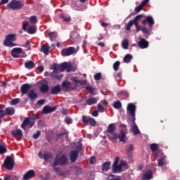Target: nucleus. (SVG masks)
Instances as JSON below:
<instances>
[{
    "mask_svg": "<svg viewBox=\"0 0 180 180\" xmlns=\"http://www.w3.org/2000/svg\"><path fill=\"white\" fill-rule=\"evenodd\" d=\"M4 165L6 169L12 171L15 167V160H13L11 156H6L4 162Z\"/></svg>",
    "mask_w": 180,
    "mask_h": 180,
    "instance_id": "39448f33",
    "label": "nucleus"
},
{
    "mask_svg": "<svg viewBox=\"0 0 180 180\" xmlns=\"http://www.w3.org/2000/svg\"><path fill=\"white\" fill-rule=\"evenodd\" d=\"M36 176V172L34 170H28L23 176V180H29L32 179V178H34Z\"/></svg>",
    "mask_w": 180,
    "mask_h": 180,
    "instance_id": "dca6fc26",
    "label": "nucleus"
},
{
    "mask_svg": "<svg viewBox=\"0 0 180 180\" xmlns=\"http://www.w3.org/2000/svg\"><path fill=\"white\" fill-rule=\"evenodd\" d=\"M67 62H64L58 66V68L61 72H64L67 68Z\"/></svg>",
    "mask_w": 180,
    "mask_h": 180,
    "instance_id": "4c0bfd02",
    "label": "nucleus"
},
{
    "mask_svg": "<svg viewBox=\"0 0 180 180\" xmlns=\"http://www.w3.org/2000/svg\"><path fill=\"white\" fill-rule=\"evenodd\" d=\"M60 92H61V86H60V84H57L56 86L51 88V95H58Z\"/></svg>",
    "mask_w": 180,
    "mask_h": 180,
    "instance_id": "412c9836",
    "label": "nucleus"
},
{
    "mask_svg": "<svg viewBox=\"0 0 180 180\" xmlns=\"http://www.w3.org/2000/svg\"><path fill=\"white\" fill-rule=\"evenodd\" d=\"M141 32L143 34H148L150 33V31H148V29L146 27H142Z\"/></svg>",
    "mask_w": 180,
    "mask_h": 180,
    "instance_id": "bf43d9fd",
    "label": "nucleus"
},
{
    "mask_svg": "<svg viewBox=\"0 0 180 180\" xmlns=\"http://www.w3.org/2000/svg\"><path fill=\"white\" fill-rule=\"evenodd\" d=\"M60 18L63 19L64 22H66V23L71 22V17L67 16L65 14H60Z\"/></svg>",
    "mask_w": 180,
    "mask_h": 180,
    "instance_id": "e433bc0d",
    "label": "nucleus"
},
{
    "mask_svg": "<svg viewBox=\"0 0 180 180\" xmlns=\"http://www.w3.org/2000/svg\"><path fill=\"white\" fill-rule=\"evenodd\" d=\"M119 67H120V61H116L114 64H113V70L115 71H117V70H119Z\"/></svg>",
    "mask_w": 180,
    "mask_h": 180,
    "instance_id": "49530a36",
    "label": "nucleus"
},
{
    "mask_svg": "<svg viewBox=\"0 0 180 180\" xmlns=\"http://www.w3.org/2000/svg\"><path fill=\"white\" fill-rule=\"evenodd\" d=\"M4 180H12V176L11 175H6V176H4Z\"/></svg>",
    "mask_w": 180,
    "mask_h": 180,
    "instance_id": "338daca9",
    "label": "nucleus"
},
{
    "mask_svg": "<svg viewBox=\"0 0 180 180\" xmlns=\"http://www.w3.org/2000/svg\"><path fill=\"white\" fill-rule=\"evenodd\" d=\"M49 37L51 41H54V39L57 37V33L54 32H51L49 33Z\"/></svg>",
    "mask_w": 180,
    "mask_h": 180,
    "instance_id": "a19ab883",
    "label": "nucleus"
},
{
    "mask_svg": "<svg viewBox=\"0 0 180 180\" xmlns=\"http://www.w3.org/2000/svg\"><path fill=\"white\" fill-rule=\"evenodd\" d=\"M27 33H29V34H34V33H36V28L33 26L29 27Z\"/></svg>",
    "mask_w": 180,
    "mask_h": 180,
    "instance_id": "37998d69",
    "label": "nucleus"
},
{
    "mask_svg": "<svg viewBox=\"0 0 180 180\" xmlns=\"http://www.w3.org/2000/svg\"><path fill=\"white\" fill-rule=\"evenodd\" d=\"M28 25L29 23L27 22H22V30H24V32H26Z\"/></svg>",
    "mask_w": 180,
    "mask_h": 180,
    "instance_id": "0e129e2a",
    "label": "nucleus"
},
{
    "mask_svg": "<svg viewBox=\"0 0 180 180\" xmlns=\"http://www.w3.org/2000/svg\"><path fill=\"white\" fill-rule=\"evenodd\" d=\"M78 159V150H72L70 153V160L71 162H75Z\"/></svg>",
    "mask_w": 180,
    "mask_h": 180,
    "instance_id": "aec40b11",
    "label": "nucleus"
},
{
    "mask_svg": "<svg viewBox=\"0 0 180 180\" xmlns=\"http://www.w3.org/2000/svg\"><path fill=\"white\" fill-rule=\"evenodd\" d=\"M97 108H98V112H105V108L103 107V105H102V104H98Z\"/></svg>",
    "mask_w": 180,
    "mask_h": 180,
    "instance_id": "864d4df0",
    "label": "nucleus"
},
{
    "mask_svg": "<svg viewBox=\"0 0 180 180\" xmlns=\"http://www.w3.org/2000/svg\"><path fill=\"white\" fill-rule=\"evenodd\" d=\"M30 23L34 24L37 22V17L36 15H32L30 18Z\"/></svg>",
    "mask_w": 180,
    "mask_h": 180,
    "instance_id": "de8ad7c7",
    "label": "nucleus"
},
{
    "mask_svg": "<svg viewBox=\"0 0 180 180\" xmlns=\"http://www.w3.org/2000/svg\"><path fill=\"white\" fill-rule=\"evenodd\" d=\"M51 77L52 78H56V79H61V78H63V75H54V73H51Z\"/></svg>",
    "mask_w": 180,
    "mask_h": 180,
    "instance_id": "13d9d810",
    "label": "nucleus"
},
{
    "mask_svg": "<svg viewBox=\"0 0 180 180\" xmlns=\"http://www.w3.org/2000/svg\"><path fill=\"white\" fill-rule=\"evenodd\" d=\"M134 25H135L136 33H139L140 30H141L143 28H141V26L139 25V24H134Z\"/></svg>",
    "mask_w": 180,
    "mask_h": 180,
    "instance_id": "e2e57ef3",
    "label": "nucleus"
},
{
    "mask_svg": "<svg viewBox=\"0 0 180 180\" xmlns=\"http://www.w3.org/2000/svg\"><path fill=\"white\" fill-rule=\"evenodd\" d=\"M131 60H133V56L130 54H127L124 56L123 58V62L126 63L127 64H129V63H130Z\"/></svg>",
    "mask_w": 180,
    "mask_h": 180,
    "instance_id": "72a5a7b5",
    "label": "nucleus"
},
{
    "mask_svg": "<svg viewBox=\"0 0 180 180\" xmlns=\"http://www.w3.org/2000/svg\"><path fill=\"white\" fill-rule=\"evenodd\" d=\"M127 123L129 124L130 127L134 126L136 124V115L128 117Z\"/></svg>",
    "mask_w": 180,
    "mask_h": 180,
    "instance_id": "cd10ccee",
    "label": "nucleus"
},
{
    "mask_svg": "<svg viewBox=\"0 0 180 180\" xmlns=\"http://www.w3.org/2000/svg\"><path fill=\"white\" fill-rule=\"evenodd\" d=\"M65 122L67 124H71V123H72V119L70 117H66Z\"/></svg>",
    "mask_w": 180,
    "mask_h": 180,
    "instance_id": "680f3d73",
    "label": "nucleus"
},
{
    "mask_svg": "<svg viewBox=\"0 0 180 180\" xmlns=\"http://www.w3.org/2000/svg\"><path fill=\"white\" fill-rule=\"evenodd\" d=\"M49 85L46 84H41L39 88V91L42 94H46V92H49Z\"/></svg>",
    "mask_w": 180,
    "mask_h": 180,
    "instance_id": "c85d7f7f",
    "label": "nucleus"
},
{
    "mask_svg": "<svg viewBox=\"0 0 180 180\" xmlns=\"http://www.w3.org/2000/svg\"><path fill=\"white\" fill-rule=\"evenodd\" d=\"M32 89V85L28 84V83H25L24 84H22L20 87V91H21V94L22 95H27V94H29V92H30V89Z\"/></svg>",
    "mask_w": 180,
    "mask_h": 180,
    "instance_id": "ddd939ff",
    "label": "nucleus"
},
{
    "mask_svg": "<svg viewBox=\"0 0 180 180\" xmlns=\"http://www.w3.org/2000/svg\"><path fill=\"white\" fill-rule=\"evenodd\" d=\"M122 47L124 49V50H127L129 49V41L127 39H124L122 41Z\"/></svg>",
    "mask_w": 180,
    "mask_h": 180,
    "instance_id": "f704fd0d",
    "label": "nucleus"
},
{
    "mask_svg": "<svg viewBox=\"0 0 180 180\" xmlns=\"http://www.w3.org/2000/svg\"><path fill=\"white\" fill-rule=\"evenodd\" d=\"M150 148L152 153H153V157L155 158H158V157H160V155L161 153H162V152L157 151V150H158V144H157V143L150 144Z\"/></svg>",
    "mask_w": 180,
    "mask_h": 180,
    "instance_id": "1a4fd4ad",
    "label": "nucleus"
},
{
    "mask_svg": "<svg viewBox=\"0 0 180 180\" xmlns=\"http://www.w3.org/2000/svg\"><path fill=\"white\" fill-rule=\"evenodd\" d=\"M145 17L144 15L140 14L136 15L132 21H134V24H139V22H143L144 20Z\"/></svg>",
    "mask_w": 180,
    "mask_h": 180,
    "instance_id": "a878e982",
    "label": "nucleus"
},
{
    "mask_svg": "<svg viewBox=\"0 0 180 180\" xmlns=\"http://www.w3.org/2000/svg\"><path fill=\"white\" fill-rule=\"evenodd\" d=\"M153 178V172L151 170L147 171L143 176L142 177V180H150Z\"/></svg>",
    "mask_w": 180,
    "mask_h": 180,
    "instance_id": "bb28decb",
    "label": "nucleus"
},
{
    "mask_svg": "<svg viewBox=\"0 0 180 180\" xmlns=\"http://www.w3.org/2000/svg\"><path fill=\"white\" fill-rule=\"evenodd\" d=\"M6 153V147L0 145V154H5Z\"/></svg>",
    "mask_w": 180,
    "mask_h": 180,
    "instance_id": "5fc2aeb1",
    "label": "nucleus"
},
{
    "mask_svg": "<svg viewBox=\"0 0 180 180\" xmlns=\"http://www.w3.org/2000/svg\"><path fill=\"white\" fill-rule=\"evenodd\" d=\"M143 7L144 6H143L142 4H140L139 6H136L135 8V11L136 12V13H139V12H140Z\"/></svg>",
    "mask_w": 180,
    "mask_h": 180,
    "instance_id": "4d7b16f0",
    "label": "nucleus"
},
{
    "mask_svg": "<svg viewBox=\"0 0 180 180\" xmlns=\"http://www.w3.org/2000/svg\"><path fill=\"white\" fill-rule=\"evenodd\" d=\"M154 18L151 15L148 17H145V18L142 20V25L146 26V25H148L149 27H153L154 26Z\"/></svg>",
    "mask_w": 180,
    "mask_h": 180,
    "instance_id": "9d476101",
    "label": "nucleus"
},
{
    "mask_svg": "<svg viewBox=\"0 0 180 180\" xmlns=\"http://www.w3.org/2000/svg\"><path fill=\"white\" fill-rule=\"evenodd\" d=\"M82 122H83V124H85V126H88V124H90V126H93V127L96 126V121L95 120V119L91 117H86L85 115H83Z\"/></svg>",
    "mask_w": 180,
    "mask_h": 180,
    "instance_id": "0eeeda50",
    "label": "nucleus"
},
{
    "mask_svg": "<svg viewBox=\"0 0 180 180\" xmlns=\"http://www.w3.org/2000/svg\"><path fill=\"white\" fill-rule=\"evenodd\" d=\"M138 46L140 49H147L150 46V43L146 39L141 38L138 43Z\"/></svg>",
    "mask_w": 180,
    "mask_h": 180,
    "instance_id": "a211bd4d",
    "label": "nucleus"
},
{
    "mask_svg": "<svg viewBox=\"0 0 180 180\" xmlns=\"http://www.w3.org/2000/svg\"><path fill=\"white\" fill-rule=\"evenodd\" d=\"M159 157L160 159L158 160V167H164V165H165V159L167 158V156L162 153L159 155Z\"/></svg>",
    "mask_w": 180,
    "mask_h": 180,
    "instance_id": "6ab92c4d",
    "label": "nucleus"
},
{
    "mask_svg": "<svg viewBox=\"0 0 180 180\" xmlns=\"http://www.w3.org/2000/svg\"><path fill=\"white\" fill-rule=\"evenodd\" d=\"M50 69L53 70L52 74H56V72H57V71H58L59 70L58 66H57V65H53L52 66H51Z\"/></svg>",
    "mask_w": 180,
    "mask_h": 180,
    "instance_id": "09e8293b",
    "label": "nucleus"
},
{
    "mask_svg": "<svg viewBox=\"0 0 180 180\" xmlns=\"http://www.w3.org/2000/svg\"><path fill=\"white\" fill-rule=\"evenodd\" d=\"M66 71L67 72H71L72 71V65H71V63H67Z\"/></svg>",
    "mask_w": 180,
    "mask_h": 180,
    "instance_id": "3c124183",
    "label": "nucleus"
},
{
    "mask_svg": "<svg viewBox=\"0 0 180 180\" xmlns=\"http://www.w3.org/2000/svg\"><path fill=\"white\" fill-rule=\"evenodd\" d=\"M25 67L28 70H32V68H34V63L32 60H27L25 63Z\"/></svg>",
    "mask_w": 180,
    "mask_h": 180,
    "instance_id": "7c9ffc66",
    "label": "nucleus"
},
{
    "mask_svg": "<svg viewBox=\"0 0 180 180\" xmlns=\"http://www.w3.org/2000/svg\"><path fill=\"white\" fill-rule=\"evenodd\" d=\"M57 110V107H50L49 105H46L42 108V112L44 115H49V113H51Z\"/></svg>",
    "mask_w": 180,
    "mask_h": 180,
    "instance_id": "f3484780",
    "label": "nucleus"
},
{
    "mask_svg": "<svg viewBox=\"0 0 180 180\" xmlns=\"http://www.w3.org/2000/svg\"><path fill=\"white\" fill-rule=\"evenodd\" d=\"M12 41H16V34H10L6 35V39L4 41V44L6 47H15V46L16 45Z\"/></svg>",
    "mask_w": 180,
    "mask_h": 180,
    "instance_id": "20e7f679",
    "label": "nucleus"
},
{
    "mask_svg": "<svg viewBox=\"0 0 180 180\" xmlns=\"http://www.w3.org/2000/svg\"><path fill=\"white\" fill-rule=\"evenodd\" d=\"M22 48H14L11 51V56L13 58H19L20 54H22Z\"/></svg>",
    "mask_w": 180,
    "mask_h": 180,
    "instance_id": "2eb2a0df",
    "label": "nucleus"
},
{
    "mask_svg": "<svg viewBox=\"0 0 180 180\" xmlns=\"http://www.w3.org/2000/svg\"><path fill=\"white\" fill-rule=\"evenodd\" d=\"M38 157H39V158H42L45 161H49V160H51V158H53V153L50 152H44L43 153H41V151H39L38 153Z\"/></svg>",
    "mask_w": 180,
    "mask_h": 180,
    "instance_id": "f8f14e48",
    "label": "nucleus"
},
{
    "mask_svg": "<svg viewBox=\"0 0 180 180\" xmlns=\"http://www.w3.org/2000/svg\"><path fill=\"white\" fill-rule=\"evenodd\" d=\"M86 91H87V92H89V94H91V95H95V94H94L95 88H93L92 86H86Z\"/></svg>",
    "mask_w": 180,
    "mask_h": 180,
    "instance_id": "79ce46f5",
    "label": "nucleus"
},
{
    "mask_svg": "<svg viewBox=\"0 0 180 180\" xmlns=\"http://www.w3.org/2000/svg\"><path fill=\"white\" fill-rule=\"evenodd\" d=\"M40 134H41V131H37L36 134H33V139H34V140H37V139L40 137Z\"/></svg>",
    "mask_w": 180,
    "mask_h": 180,
    "instance_id": "6e6d98bb",
    "label": "nucleus"
},
{
    "mask_svg": "<svg viewBox=\"0 0 180 180\" xmlns=\"http://www.w3.org/2000/svg\"><path fill=\"white\" fill-rule=\"evenodd\" d=\"M113 108H115V109H120V108H122V103L120 101H115L113 103Z\"/></svg>",
    "mask_w": 180,
    "mask_h": 180,
    "instance_id": "c03bdc74",
    "label": "nucleus"
},
{
    "mask_svg": "<svg viewBox=\"0 0 180 180\" xmlns=\"http://www.w3.org/2000/svg\"><path fill=\"white\" fill-rule=\"evenodd\" d=\"M89 162H90V164H91V165H94V164H95V162H96V158L94 156L91 157L89 159Z\"/></svg>",
    "mask_w": 180,
    "mask_h": 180,
    "instance_id": "052dcab7",
    "label": "nucleus"
},
{
    "mask_svg": "<svg viewBox=\"0 0 180 180\" xmlns=\"http://www.w3.org/2000/svg\"><path fill=\"white\" fill-rule=\"evenodd\" d=\"M39 51H41V53H44L45 56H49V53L50 51V46H49V44L42 45Z\"/></svg>",
    "mask_w": 180,
    "mask_h": 180,
    "instance_id": "b1692460",
    "label": "nucleus"
},
{
    "mask_svg": "<svg viewBox=\"0 0 180 180\" xmlns=\"http://www.w3.org/2000/svg\"><path fill=\"white\" fill-rule=\"evenodd\" d=\"M94 78L95 81H99L100 79H102V74L101 72L96 73L94 75Z\"/></svg>",
    "mask_w": 180,
    "mask_h": 180,
    "instance_id": "a18cd8bd",
    "label": "nucleus"
},
{
    "mask_svg": "<svg viewBox=\"0 0 180 180\" xmlns=\"http://www.w3.org/2000/svg\"><path fill=\"white\" fill-rule=\"evenodd\" d=\"M27 95L31 102H34V99H37V93L33 89L30 90Z\"/></svg>",
    "mask_w": 180,
    "mask_h": 180,
    "instance_id": "4be33fe9",
    "label": "nucleus"
},
{
    "mask_svg": "<svg viewBox=\"0 0 180 180\" xmlns=\"http://www.w3.org/2000/svg\"><path fill=\"white\" fill-rule=\"evenodd\" d=\"M74 53H75L74 47L65 48L62 49L61 56H63V57H67L68 56H71V54H74Z\"/></svg>",
    "mask_w": 180,
    "mask_h": 180,
    "instance_id": "9b49d317",
    "label": "nucleus"
},
{
    "mask_svg": "<svg viewBox=\"0 0 180 180\" xmlns=\"http://www.w3.org/2000/svg\"><path fill=\"white\" fill-rule=\"evenodd\" d=\"M70 39H72V40H77V39H79V34L77 32H72L70 33Z\"/></svg>",
    "mask_w": 180,
    "mask_h": 180,
    "instance_id": "c9c22d12",
    "label": "nucleus"
},
{
    "mask_svg": "<svg viewBox=\"0 0 180 180\" xmlns=\"http://www.w3.org/2000/svg\"><path fill=\"white\" fill-rule=\"evenodd\" d=\"M131 131L133 134L135 136H137V134H140V129H139V127H137V124L132 125L131 127Z\"/></svg>",
    "mask_w": 180,
    "mask_h": 180,
    "instance_id": "2f4dec72",
    "label": "nucleus"
},
{
    "mask_svg": "<svg viewBox=\"0 0 180 180\" xmlns=\"http://www.w3.org/2000/svg\"><path fill=\"white\" fill-rule=\"evenodd\" d=\"M110 169V162H105L102 165V171L106 172Z\"/></svg>",
    "mask_w": 180,
    "mask_h": 180,
    "instance_id": "473e14b6",
    "label": "nucleus"
},
{
    "mask_svg": "<svg viewBox=\"0 0 180 180\" xmlns=\"http://www.w3.org/2000/svg\"><path fill=\"white\" fill-rule=\"evenodd\" d=\"M68 136V134L67 132H62L57 134L58 139H60V137H63V136Z\"/></svg>",
    "mask_w": 180,
    "mask_h": 180,
    "instance_id": "69168bd1",
    "label": "nucleus"
},
{
    "mask_svg": "<svg viewBox=\"0 0 180 180\" xmlns=\"http://www.w3.org/2000/svg\"><path fill=\"white\" fill-rule=\"evenodd\" d=\"M11 136L13 137H19L20 139H18V140H20L23 137V133L20 129L13 130L11 131Z\"/></svg>",
    "mask_w": 180,
    "mask_h": 180,
    "instance_id": "5701e85b",
    "label": "nucleus"
},
{
    "mask_svg": "<svg viewBox=\"0 0 180 180\" xmlns=\"http://www.w3.org/2000/svg\"><path fill=\"white\" fill-rule=\"evenodd\" d=\"M15 115V108H7L5 110H0V117H5V116H13Z\"/></svg>",
    "mask_w": 180,
    "mask_h": 180,
    "instance_id": "6e6552de",
    "label": "nucleus"
},
{
    "mask_svg": "<svg viewBox=\"0 0 180 180\" xmlns=\"http://www.w3.org/2000/svg\"><path fill=\"white\" fill-rule=\"evenodd\" d=\"M134 150V147L133 146V145L130 144L129 145V146H127V149H126L127 153H130Z\"/></svg>",
    "mask_w": 180,
    "mask_h": 180,
    "instance_id": "8fccbe9b",
    "label": "nucleus"
},
{
    "mask_svg": "<svg viewBox=\"0 0 180 180\" xmlns=\"http://www.w3.org/2000/svg\"><path fill=\"white\" fill-rule=\"evenodd\" d=\"M127 113L129 116H136V105L133 103H129L127 108Z\"/></svg>",
    "mask_w": 180,
    "mask_h": 180,
    "instance_id": "4468645a",
    "label": "nucleus"
},
{
    "mask_svg": "<svg viewBox=\"0 0 180 180\" xmlns=\"http://www.w3.org/2000/svg\"><path fill=\"white\" fill-rule=\"evenodd\" d=\"M26 126H29V127L32 128L33 126H34V120H32V117H29L25 118L20 127L23 130H26Z\"/></svg>",
    "mask_w": 180,
    "mask_h": 180,
    "instance_id": "423d86ee",
    "label": "nucleus"
},
{
    "mask_svg": "<svg viewBox=\"0 0 180 180\" xmlns=\"http://www.w3.org/2000/svg\"><path fill=\"white\" fill-rule=\"evenodd\" d=\"M20 102V100L19 98H14L11 101V105H18Z\"/></svg>",
    "mask_w": 180,
    "mask_h": 180,
    "instance_id": "603ef678",
    "label": "nucleus"
},
{
    "mask_svg": "<svg viewBox=\"0 0 180 180\" xmlns=\"http://www.w3.org/2000/svg\"><path fill=\"white\" fill-rule=\"evenodd\" d=\"M25 6V3L22 1L11 0L9 4H7V9H11L12 11H20Z\"/></svg>",
    "mask_w": 180,
    "mask_h": 180,
    "instance_id": "7ed1b4c3",
    "label": "nucleus"
},
{
    "mask_svg": "<svg viewBox=\"0 0 180 180\" xmlns=\"http://www.w3.org/2000/svg\"><path fill=\"white\" fill-rule=\"evenodd\" d=\"M57 165H68V158L67 157V155L63 154L60 157H58V155H56L55 160L51 165V167L53 168L55 172H60V167H57Z\"/></svg>",
    "mask_w": 180,
    "mask_h": 180,
    "instance_id": "f03ea898",
    "label": "nucleus"
},
{
    "mask_svg": "<svg viewBox=\"0 0 180 180\" xmlns=\"http://www.w3.org/2000/svg\"><path fill=\"white\" fill-rule=\"evenodd\" d=\"M86 103L89 106H92V105H96L98 103V98L95 97H91L86 100Z\"/></svg>",
    "mask_w": 180,
    "mask_h": 180,
    "instance_id": "393cba45",
    "label": "nucleus"
},
{
    "mask_svg": "<svg viewBox=\"0 0 180 180\" xmlns=\"http://www.w3.org/2000/svg\"><path fill=\"white\" fill-rule=\"evenodd\" d=\"M44 102H46V100H44V99H41V100H39V101H37V103H38L39 105H44Z\"/></svg>",
    "mask_w": 180,
    "mask_h": 180,
    "instance_id": "774afa93",
    "label": "nucleus"
},
{
    "mask_svg": "<svg viewBox=\"0 0 180 180\" xmlns=\"http://www.w3.org/2000/svg\"><path fill=\"white\" fill-rule=\"evenodd\" d=\"M116 127L115 124H110L107 128V132L110 134L108 135V140L113 141V140L119 139L121 143H126V133L123 130L120 131V134L115 132Z\"/></svg>",
    "mask_w": 180,
    "mask_h": 180,
    "instance_id": "f257e3e1",
    "label": "nucleus"
},
{
    "mask_svg": "<svg viewBox=\"0 0 180 180\" xmlns=\"http://www.w3.org/2000/svg\"><path fill=\"white\" fill-rule=\"evenodd\" d=\"M63 88L65 89H71V82H63L62 83Z\"/></svg>",
    "mask_w": 180,
    "mask_h": 180,
    "instance_id": "ea45409f",
    "label": "nucleus"
},
{
    "mask_svg": "<svg viewBox=\"0 0 180 180\" xmlns=\"http://www.w3.org/2000/svg\"><path fill=\"white\" fill-rule=\"evenodd\" d=\"M117 172H122V165H112V173L117 174Z\"/></svg>",
    "mask_w": 180,
    "mask_h": 180,
    "instance_id": "c756f323",
    "label": "nucleus"
},
{
    "mask_svg": "<svg viewBox=\"0 0 180 180\" xmlns=\"http://www.w3.org/2000/svg\"><path fill=\"white\" fill-rule=\"evenodd\" d=\"M133 25H134L133 20H129V22L125 25V30L128 32L130 31V29H131V26H133Z\"/></svg>",
    "mask_w": 180,
    "mask_h": 180,
    "instance_id": "58836bf2",
    "label": "nucleus"
}]
</instances>
